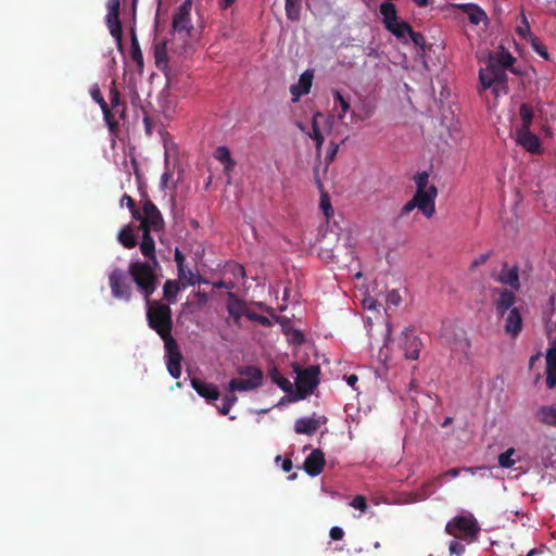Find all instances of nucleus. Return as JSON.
Wrapping results in <instances>:
<instances>
[{"mask_svg":"<svg viewBox=\"0 0 556 556\" xmlns=\"http://www.w3.org/2000/svg\"><path fill=\"white\" fill-rule=\"evenodd\" d=\"M493 304L497 316L504 319V330L511 338H517L522 330V305H517L518 300L513 290H492Z\"/></svg>","mask_w":556,"mask_h":556,"instance_id":"f257e3e1","label":"nucleus"},{"mask_svg":"<svg viewBox=\"0 0 556 556\" xmlns=\"http://www.w3.org/2000/svg\"><path fill=\"white\" fill-rule=\"evenodd\" d=\"M156 267L157 266H154L150 261L142 262L139 260L131 261L128 265V274L136 283L138 290L144 295L147 302H149V299L156 290Z\"/></svg>","mask_w":556,"mask_h":556,"instance_id":"f03ea898","label":"nucleus"},{"mask_svg":"<svg viewBox=\"0 0 556 556\" xmlns=\"http://www.w3.org/2000/svg\"><path fill=\"white\" fill-rule=\"evenodd\" d=\"M147 304L148 326L154 330L162 340L172 337L174 324L169 304L162 303L161 301H151L150 299Z\"/></svg>","mask_w":556,"mask_h":556,"instance_id":"7ed1b4c3","label":"nucleus"},{"mask_svg":"<svg viewBox=\"0 0 556 556\" xmlns=\"http://www.w3.org/2000/svg\"><path fill=\"white\" fill-rule=\"evenodd\" d=\"M495 65V63L488 61L485 67L479 71L480 87L478 91L482 93V91L491 89L494 97L497 98L501 93L506 94L508 92V77L501 66Z\"/></svg>","mask_w":556,"mask_h":556,"instance_id":"20e7f679","label":"nucleus"},{"mask_svg":"<svg viewBox=\"0 0 556 556\" xmlns=\"http://www.w3.org/2000/svg\"><path fill=\"white\" fill-rule=\"evenodd\" d=\"M480 526L472 515H460L452 518L445 525V532L467 544H471L478 539Z\"/></svg>","mask_w":556,"mask_h":556,"instance_id":"39448f33","label":"nucleus"},{"mask_svg":"<svg viewBox=\"0 0 556 556\" xmlns=\"http://www.w3.org/2000/svg\"><path fill=\"white\" fill-rule=\"evenodd\" d=\"M438 195V189L431 185L428 191H416L414 197L402 207L401 216L408 215L414 208L418 207L426 217H432L435 212L434 200Z\"/></svg>","mask_w":556,"mask_h":556,"instance_id":"423d86ee","label":"nucleus"},{"mask_svg":"<svg viewBox=\"0 0 556 556\" xmlns=\"http://www.w3.org/2000/svg\"><path fill=\"white\" fill-rule=\"evenodd\" d=\"M294 371L298 375L295 381L298 397L305 399L318 386L320 368L319 366H309L301 370L298 365H294Z\"/></svg>","mask_w":556,"mask_h":556,"instance_id":"0eeeda50","label":"nucleus"},{"mask_svg":"<svg viewBox=\"0 0 556 556\" xmlns=\"http://www.w3.org/2000/svg\"><path fill=\"white\" fill-rule=\"evenodd\" d=\"M135 219L140 222L138 229L141 231H161L164 228L163 216L150 199L143 201L140 218Z\"/></svg>","mask_w":556,"mask_h":556,"instance_id":"6e6552de","label":"nucleus"},{"mask_svg":"<svg viewBox=\"0 0 556 556\" xmlns=\"http://www.w3.org/2000/svg\"><path fill=\"white\" fill-rule=\"evenodd\" d=\"M239 375L245 376V379H231L229 382V391H251L257 389L263 382V372L255 366H243L238 370Z\"/></svg>","mask_w":556,"mask_h":556,"instance_id":"1a4fd4ad","label":"nucleus"},{"mask_svg":"<svg viewBox=\"0 0 556 556\" xmlns=\"http://www.w3.org/2000/svg\"><path fill=\"white\" fill-rule=\"evenodd\" d=\"M192 0H185L173 16L172 29L184 40L191 36L193 25L191 22Z\"/></svg>","mask_w":556,"mask_h":556,"instance_id":"9d476101","label":"nucleus"},{"mask_svg":"<svg viewBox=\"0 0 556 556\" xmlns=\"http://www.w3.org/2000/svg\"><path fill=\"white\" fill-rule=\"evenodd\" d=\"M109 285L112 295L115 299L129 302L132 295V287L128 279L127 273L121 268H115L109 275Z\"/></svg>","mask_w":556,"mask_h":556,"instance_id":"9b49d317","label":"nucleus"},{"mask_svg":"<svg viewBox=\"0 0 556 556\" xmlns=\"http://www.w3.org/2000/svg\"><path fill=\"white\" fill-rule=\"evenodd\" d=\"M402 348L407 359L416 361L419 357L421 340L409 329L402 332Z\"/></svg>","mask_w":556,"mask_h":556,"instance_id":"f8f14e48","label":"nucleus"},{"mask_svg":"<svg viewBox=\"0 0 556 556\" xmlns=\"http://www.w3.org/2000/svg\"><path fill=\"white\" fill-rule=\"evenodd\" d=\"M90 94H91L92 99L100 105L101 111L103 113L104 121H105L110 131L115 132L118 127V122L116 118H114V115L111 112L109 104L104 100L98 85H94L91 88Z\"/></svg>","mask_w":556,"mask_h":556,"instance_id":"ddd939ff","label":"nucleus"},{"mask_svg":"<svg viewBox=\"0 0 556 556\" xmlns=\"http://www.w3.org/2000/svg\"><path fill=\"white\" fill-rule=\"evenodd\" d=\"M516 140L525 150L536 154L541 152V142L536 135L531 132L530 128H518L516 130Z\"/></svg>","mask_w":556,"mask_h":556,"instance_id":"4468645a","label":"nucleus"},{"mask_svg":"<svg viewBox=\"0 0 556 556\" xmlns=\"http://www.w3.org/2000/svg\"><path fill=\"white\" fill-rule=\"evenodd\" d=\"M326 422L324 416H317L314 414L312 417L300 418L295 421L294 431L298 434H314L318 428Z\"/></svg>","mask_w":556,"mask_h":556,"instance_id":"2eb2a0df","label":"nucleus"},{"mask_svg":"<svg viewBox=\"0 0 556 556\" xmlns=\"http://www.w3.org/2000/svg\"><path fill=\"white\" fill-rule=\"evenodd\" d=\"M545 363V383L549 390H553L556 387V338L546 351Z\"/></svg>","mask_w":556,"mask_h":556,"instance_id":"dca6fc26","label":"nucleus"},{"mask_svg":"<svg viewBox=\"0 0 556 556\" xmlns=\"http://www.w3.org/2000/svg\"><path fill=\"white\" fill-rule=\"evenodd\" d=\"M226 308L229 316L232 317L233 323L238 325L241 317L247 314L248 306L247 303L237 294L228 292Z\"/></svg>","mask_w":556,"mask_h":556,"instance_id":"f3484780","label":"nucleus"},{"mask_svg":"<svg viewBox=\"0 0 556 556\" xmlns=\"http://www.w3.org/2000/svg\"><path fill=\"white\" fill-rule=\"evenodd\" d=\"M325 466V456L324 453L316 448L314 450L304 462V469L307 475L311 477L318 476Z\"/></svg>","mask_w":556,"mask_h":556,"instance_id":"a211bd4d","label":"nucleus"},{"mask_svg":"<svg viewBox=\"0 0 556 556\" xmlns=\"http://www.w3.org/2000/svg\"><path fill=\"white\" fill-rule=\"evenodd\" d=\"M454 9L462 10L467 14L469 22L472 25H479L481 22L488 18L486 13L476 3H454L451 4Z\"/></svg>","mask_w":556,"mask_h":556,"instance_id":"6ab92c4d","label":"nucleus"},{"mask_svg":"<svg viewBox=\"0 0 556 556\" xmlns=\"http://www.w3.org/2000/svg\"><path fill=\"white\" fill-rule=\"evenodd\" d=\"M313 72L305 71L301 74L299 83L290 87V92L293 96V101H298L300 97L309 93L313 84Z\"/></svg>","mask_w":556,"mask_h":556,"instance_id":"aec40b11","label":"nucleus"},{"mask_svg":"<svg viewBox=\"0 0 556 556\" xmlns=\"http://www.w3.org/2000/svg\"><path fill=\"white\" fill-rule=\"evenodd\" d=\"M191 387L200 396L206 399L207 401H214L219 397V391L213 383H207L199 378H192Z\"/></svg>","mask_w":556,"mask_h":556,"instance_id":"412c9836","label":"nucleus"},{"mask_svg":"<svg viewBox=\"0 0 556 556\" xmlns=\"http://www.w3.org/2000/svg\"><path fill=\"white\" fill-rule=\"evenodd\" d=\"M139 249L147 261L152 262L154 266H160L156 258L155 243L153 237L151 236V231H142V240L139 244Z\"/></svg>","mask_w":556,"mask_h":556,"instance_id":"4be33fe9","label":"nucleus"},{"mask_svg":"<svg viewBox=\"0 0 556 556\" xmlns=\"http://www.w3.org/2000/svg\"><path fill=\"white\" fill-rule=\"evenodd\" d=\"M535 418L542 425L556 428V404L539 406Z\"/></svg>","mask_w":556,"mask_h":556,"instance_id":"5701e85b","label":"nucleus"},{"mask_svg":"<svg viewBox=\"0 0 556 556\" xmlns=\"http://www.w3.org/2000/svg\"><path fill=\"white\" fill-rule=\"evenodd\" d=\"M109 99V106L114 117L118 115L119 118L124 119L126 116V104L124 101H122L121 93L114 85L110 89Z\"/></svg>","mask_w":556,"mask_h":556,"instance_id":"b1692460","label":"nucleus"},{"mask_svg":"<svg viewBox=\"0 0 556 556\" xmlns=\"http://www.w3.org/2000/svg\"><path fill=\"white\" fill-rule=\"evenodd\" d=\"M498 281L502 282L503 285L510 286L513 290H519L520 282L518 267L514 266L511 268H508V266L505 264L500 273Z\"/></svg>","mask_w":556,"mask_h":556,"instance_id":"393cba45","label":"nucleus"},{"mask_svg":"<svg viewBox=\"0 0 556 556\" xmlns=\"http://www.w3.org/2000/svg\"><path fill=\"white\" fill-rule=\"evenodd\" d=\"M153 54L156 67L162 72H166L168 67L167 42L165 40L155 42Z\"/></svg>","mask_w":556,"mask_h":556,"instance_id":"a878e982","label":"nucleus"},{"mask_svg":"<svg viewBox=\"0 0 556 556\" xmlns=\"http://www.w3.org/2000/svg\"><path fill=\"white\" fill-rule=\"evenodd\" d=\"M488 61L495 63V66H501L503 71L506 72L507 68L513 66V64L516 62V59L511 55L510 52L502 48V50L498 52L490 53Z\"/></svg>","mask_w":556,"mask_h":556,"instance_id":"bb28decb","label":"nucleus"},{"mask_svg":"<svg viewBox=\"0 0 556 556\" xmlns=\"http://www.w3.org/2000/svg\"><path fill=\"white\" fill-rule=\"evenodd\" d=\"M106 27L111 36L114 38L116 48L119 52L124 51L123 27L119 18H105Z\"/></svg>","mask_w":556,"mask_h":556,"instance_id":"cd10ccee","label":"nucleus"},{"mask_svg":"<svg viewBox=\"0 0 556 556\" xmlns=\"http://www.w3.org/2000/svg\"><path fill=\"white\" fill-rule=\"evenodd\" d=\"M130 58L137 65L139 72H142L144 66L143 54L135 28L130 31Z\"/></svg>","mask_w":556,"mask_h":556,"instance_id":"c85d7f7f","label":"nucleus"},{"mask_svg":"<svg viewBox=\"0 0 556 556\" xmlns=\"http://www.w3.org/2000/svg\"><path fill=\"white\" fill-rule=\"evenodd\" d=\"M166 361H182V354L176 339L172 336L163 339Z\"/></svg>","mask_w":556,"mask_h":556,"instance_id":"c756f323","label":"nucleus"},{"mask_svg":"<svg viewBox=\"0 0 556 556\" xmlns=\"http://www.w3.org/2000/svg\"><path fill=\"white\" fill-rule=\"evenodd\" d=\"M117 239L118 242L126 249H132L138 244L136 235L130 225H126L119 230Z\"/></svg>","mask_w":556,"mask_h":556,"instance_id":"7c9ffc66","label":"nucleus"},{"mask_svg":"<svg viewBox=\"0 0 556 556\" xmlns=\"http://www.w3.org/2000/svg\"><path fill=\"white\" fill-rule=\"evenodd\" d=\"M184 289L180 282L176 280H166L163 286V296L168 304H174L177 301V295Z\"/></svg>","mask_w":556,"mask_h":556,"instance_id":"2f4dec72","label":"nucleus"},{"mask_svg":"<svg viewBox=\"0 0 556 556\" xmlns=\"http://www.w3.org/2000/svg\"><path fill=\"white\" fill-rule=\"evenodd\" d=\"M178 282L185 289L188 286H194L198 282L206 283L205 279H201L200 275L194 274L192 270L182 268V271H178Z\"/></svg>","mask_w":556,"mask_h":556,"instance_id":"473e14b6","label":"nucleus"},{"mask_svg":"<svg viewBox=\"0 0 556 556\" xmlns=\"http://www.w3.org/2000/svg\"><path fill=\"white\" fill-rule=\"evenodd\" d=\"M332 96H333L334 103L339 104V106H340V112L338 113V118L340 121H342L344 118L345 114L351 109L350 97L342 94L339 90H333Z\"/></svg>","mask_w":556,"mask_h":556,"instance_id":"72a5a7b5","label":"nucleus"},{"mask_svg":"<svg viewBox=\"0 0 556 556\" xmlns=\"http://www.w3.org/2000/svg\"><path fill=\"white\" fill-rule=\"evenodd\" d=\"M380 14L383 17L384 27H389L392 22L397 20L396 8L392 2H383L380 4Z\"/></svg>","mask_w":556,"mask_h":556,"instance_id":"f704fd0d","label":"nucleus"},{"mask_svg":"<svg viewBox=\"0 0 556 556\" xmlns=\"http://www.w3.org/2000/svg\"><path fill=\"white\" fill-rule=\"evenodd\" d=\"M410 25L404 21H400L399 18L395 22H392L389 27H386L387 30L392 33L397 38H404L410 31Z\"/></svg>","mask_w":556,"mask_h":556,"instance_id":"c9c22d12","label":"nucleus"},{"mask_svg":"<svg viewBox=\"0 0 556 556\" xmlns=\"http://www.w3.org/2000/svg\"><path fill=\"white\" fill-rule=\"evenodd\" d=\"M269 376L274 383H276L282 391L285 392H291L292 391V383L289 379L285 378L280 371L277 368H273L269 371Z\"/></svg>","mask_w":556,"mask_h":556,"instance_id":"e433bc0d","label":"nucleus"},{"mask_svg":"<svg viewBox=\"0 0 556 556\" xmlns=\"http://www.w3.org/2000/svg\"><path fill=\"white\" fill-rule=\"evenodd\" d=\"M519 115L521 118V126L519 128H530L533 121V109L528 103H522L519 108Z\"/></svg>","mask_w":556,"mask_h":556,"instance_id":"4c0bfd02","label":"nucleus"},{"mask_svg":"<svg viewBox=\"0 0 556 556\" xmlns=\"http://www.w3.org/2000/svg\"><path fill=\"white\" fill-rule=\"evenodd\" d=\"M301 0H286V14L291 21L300 18Z\"/></svg>","mask_w":556,"mask_h":556,"instance_id":"58836bf2","label":"nucleus"},{"mask_svg":"<svg viewBox=\"0 0 556 556\" xmlns=\"http://www.w3.org/2000/svg\"><path fill=\"white\" fill-rule=\"evenodd\" d=\"M515 452L514 447H509L506 452L501 453L498 455V465L502 468H511L516 464V460L513 458Z\"/></svg>","mask_w":556,"mask_h":556,"instance_id":"ea45409f","label":"nucleus"},{"mask_svg":"<svg viewBox=\"0 0 556 556\" xmlns=\"http://www.w3.org/2000/svg\"><path fill=\"white\" fill-rule=\"evenodd\" d=\"M517 34L519 36H521L523 39H532L534 38L535 36H533L531 34V28H530V24L528 22V18L527 16L525 15V13L522 12L521 13V20H520V25H518L517 29H516Z\"/></svg>","mask_w":556,"mask_h":556,"instance_id":"a19ab883","label":"nucleus"},{"mask_svg":"<svg viewBox=\"0 0 556 556\" xmlns=\"http://www.w3.org/2000/svg\"><path fill=\"white\" fill-rule=\"evenodd\" d=\"M374 114V108L369 103H364L362 105V112L357 113L356 111H352L351 119L352 122L363 121L365 118L370 117Z\"/></svg>","mask_w":556,"mask_h":556,"instance_id":"79ce46f5","label":"nucleus"},{"mask_svg":"<svg viewBox=\"0 0 556 556\" xmlns=\"http://www.w3.org/2000/svg\"><path fill=\"white\" fill-rule=\"evenodd\" d=\"M119 203H121V206H123L124 204L127 205V207L129 208V211L131 213L132 218H140V210L136 206L135 200L130 195L124 194L122 197Z\"/></svg>","mask_w":556,"mask_h":556,"instance_id":"37998d69","label":"nucleus"},{"mask_svg":"<svg viewBox=\"0 0 556 556\" xmlns=\"http://www.w3.org/2000/svg\"><path fill=\"white\" fill-rule=\"evenodd\" d=\"M466 545H468V544L465 543L464 541H460V540L454 538V540H452L448 545L450 554L456 555V556H463L466 551Z\"/></svg>","mask_w":556,"mask_h":556,"instance_id":"c03bdc74","label":"nucleus"},{"mask_svg":"<svg viewBox=\"0 0 556 556\" xmlns=\"http://www.w3.org/2000/svg\"><path fill=\"white\" fill-rule=\"evenodd\" d=\"M428 179H429V175L427 172L418 173L414 177V181H415L416 188H417L416 191H428V188L430 187V186H428Z\"/></svg>","mask_w":556,"mask_h":556,"instance_id":"a18cd8bd","label":"nucleus"},{"mask_svg":"<svg viewBox=\"0 0 556 556\" xmlns=\"http://www.w3.org/2000/svg\"><path fill=\"white\" fill-rule=\"evenodd\" d=\"M106 18H119L121 0H108Z\"/></svg>","mask_w":556,"mask_h":556,"instance_id":"49530a36","label":"nucleus"},{"mask_svg":"<svg viewBox=\"0 0 556 556\" xmlns=\"http://www.w3.org/2000/svg\"><path fill=\"white\" fill-rule=\"evenodd\" d=\"M214 157L222 164L229 162V160L232 159L229 149L225 146H219L215 149Z\"/></svg>","mask_w":556,"mask_h":556,"instance_id":"de8ad7c7","label":"nucleus"},{"mask_svg":"<svg viewBox=\"0 0 556 556\" xmlns=\"http://www.w3.org/2000/svg\"><path fill=\"white\" fill-rule=\"evenodd\" d=\"M531 47L544 60L549 59L546 47L536 37L531 39Z\"/></svg>","mask_w":556,"mask_h":556,"instance_id":"09e8293b","label":"nucleus"},{"mask_svg":"<svg viewBox=\"0 0 556 556\" xmlns=\"http://www.w3.org/2000/svg\"><path fill=\"white\" fill-rule=\"evenodd\" d=\"M166 367L169 375L174 378H179L181 375V362L179 361H166Z\"/></svg>","mask_w":556,"mask_h":556,"instance_id":"8fccbe9b","label":"nucleus"},{"mask_svg":"<svg viewBox=\"0 0 556 556\" xmlns=\"http://www.w3.org/2000/svg\"><path fill=\"white\" fill-rule=\"evenodd\" d=\"M324 117L320 112H316L312 117V132H308L311 138L317 137V135H321V131L318 126V118Z\"/></svg>","mask_w":556,"mask_h":556,"instance_id":"3c124183","label":"nucleus"},{"mask_svg":"<svg viewBox=\"0 0 556 556\" xmlns=\"http://www.w3.org/2000/svg\"><path fill=\"white\" fill-rule=\"evenodd\" d=\"M350 505L355 508V509H359L361 511H365L367 509V502H366V498L363 496V495H356L352 502L350 503Z\"/></svg>","mask_w":556,"mask_h":556,"instance_id":"603ef678","label":"nucleus"},{"mask_svg":"<svg viewBox=\"0 0 556 556\" xmlns=\"http://www.w3.org/2000/svg\"><path fill=\"white\" fill-rule=\"evenodd\" d=\"M401 303V295L396 290H391L387 294V304L397 306Z\"/></svg>","mask_w":556,"mask_h":556,"instance_id":"864d4df0","label":"nucleus"},{"mask_svg":"<svg viewBox=\"0 0 556 556\" xmlns=\"http://www.w3.org/2000/svg\"><path fill=\"white\" fill-rule=\"evenodd\" d=\"M408 36L410 37V40L419 47H422L425 45V37L420 33H416L410 28V31L408 33Z\"/></svg>","mask_w":556,"mask_h":556,"instance_id":"5fc2aeb1","label":"nucleus"},{"mask_svg":"<svg viewBox=\"0 0 556 556\" xmlns=\"http://www.w3.org/2000/svg\"><path fill=\"white\" fill-rule=\"evenodd\" d=\"M174 260L177 265V270L182 271V268H186L185 267V255L182 254V252L179 249L175 250Z\"/></svg>","mask_w":556,"mask_h":556,"instance_id":"6e6d98bb","label":"nucleus"},{"mask_svg":"<svg viewBox=\"0 0 556 556\" xmlns=\"http://www.w3.org/2000/svg\"><path fill=\"white\" fill-rule=\"evenodd\" d=\"M338 150H339V144L333 142V141H331L330 142V147H329V151H328V153L326 155V162L328 164L331 163L334 160V157H336V155L338 153Z\"/></svg>","mask_w":556,"mask_h":556,"instance_id":"4d7b16f0","label":"nucleus"},{"mask_svg":"<svg viewBox=\"0 0 556 556\" xmlns=\"http://www.w3.org/2000/svg\"><path fill=\"white\" fill-rule=\"evenodd\" d=\"M329 534L332 540L339 541L343 539L344 531L340 527H332Z\"/></svg>","mask_w":556,"mask_h":556,"instance_id":"13d9d810","label":"nucleus"},{"mask_svg":"<svg viewBox=\"0 0 556 556\" xmlns=\"http://www.w3.org/2000/svg\"><path fill=\"white\" fill-rule=\"evenodd\" d=\"M320 207L324 211L325 215L328 216L329 215V211H331V204H330L329 198L326 194H324L321 197Z\"/></svg>","mask_w":556,"mask_h":556,"instance_id":"bf43d9fd","label":"nucleus"},{"mask_svg":"<svg viewBox=\"0 0 556 556\" xmlns=\"http://www.w3.org/2000/svg\"><path fill=\"white\" fill-rule=\"evenodd\" d=\"M490 257V253L481 254L478 258L473 260L471 263V268H476L482 264H484Z\"/></svg>","mask_w":556,"mask_h":556,"instance_id":"052dcab7","label":"nucleus"},{"mask_svg":"<svg viewBox=\"0 0 556 556\" xmlns=\"http://www.w3.org/2000/svg\"><path fill=\"white\" fill-rule=\"evenodd\" d=\"M291 341L296 345H301L304 342L303 333L299 330L293 331L291 334Z\"/></svg>","mask_w":556,"mask_h":556,"instance_id":"680f3d73","label":"nucleus"},{"mask_svg":"<svg viewBox=\"0 0 556 556\" xmlns=\"http://www.w3.org/2000/svg\"><path fill=\"white\" fill-rule=\"evenodd\" d=\"M232 274L235 277H245V269L242 265L236 264L232 269Z\"/></svg>","mask_w":556,"mask_h":556,"instance_id":"e2e57ef3","label":"nucleus"},{"mask_svg":"<svg viewBox=\"0 0 556 556\" xmlns=\"http://www.w3.org/2000/svg\"><path fill=\"white\" fill-rule=\"evenodd\" d=\"M223 165L225 175L229 176L236 166V161L233 159H230L229 162H226Z\"/></svg>","mask_w":556,"mask_h":556,"instance_id":"0e129e2a","label":"nucleus"},{"mask_svg":"<svg viewBox=\"0 0 556 556\" xmlns=\"http://www.w3.org/2000/svg\"><path fill=\"white\" fill-rule=\"evenodd\" d=\"M214 288L216 289H232L235 285L232 282L227 283L224 280H218L213 283Z\"/></svg>","mask_w":556,"mask_h":556,"instance_id":"69168bd1","label":"nucleus"},{"mask_svg":"<svg viewBox=\"0 0 556 556\" xmlns=\"http://www.w3.org/2000/svg\"><path fill=\"white\" fill-rule=\"evenodd\" d=\"M312 139H314V141L316 143V150L319 153L320 149H321V146L324 144V141H325V138H324L323 134L321 135H317V137H313Z\"/></svg>","mask_w":556,"mask_h":556,"instance_id":"338daca9","label":"nucleus"},{"mask_svg":"<svg viewBox=\"0 0 556 556\" xmlns=\"http://www.w3.org/2000/svg\"><path fill=\"white\" fill-rule=\"evenodd\" d=\"M281 467L285 472H289L292 469V460L290 458H285Z\"/></svg>","mask_w":556,"mask_h":556,"instance_id":"774afa93","label":"nucleus"}]
</instances>
